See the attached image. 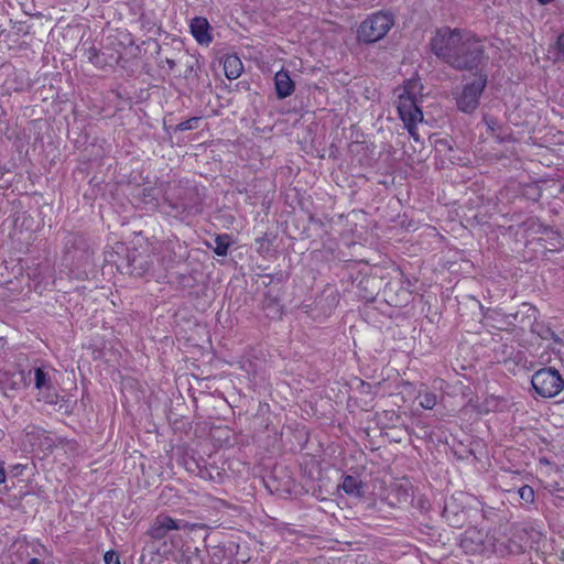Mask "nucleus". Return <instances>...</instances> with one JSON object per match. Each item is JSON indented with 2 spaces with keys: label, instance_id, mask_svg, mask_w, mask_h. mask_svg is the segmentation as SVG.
Masks as SVG:
<instances>
[{
  "label": "nucleus",
  "instance_id": "obj_3",
  "mask_svg": "<svg viewBox=\"0 0 564 564\" xmlns=\"http://www.w3.org/2000/svg\"><path fill=\"white\" fill-rule=\"evenodd\" d=\"M487 85V75L477 73L473 77L466 78L460 90L454 93L457 108L465 112H474L478 105L480 96Z\"/></svg>",
  "mask_w": 564,
  "mask_h": 564
},
{
  "label": "nucleus",
  "instance_id": "obj_22",
  "mask_svg": "<svg viewBox=\"0 0 564 564\" xmlns=\"http://www.w3.org/2000/svg\"><path fill=\"white\" fill-rule=\"evenodd\" d=\"M552 0H539L540 3L542 4H546V3H550Z\"/></svg>",
  "mask_w": 564,
  "mask_h": 564
},
{
  "label": "nucleus",
  "instance_id": "obj_7",
  "mask_svg": "<svg viewBox=\"0 0 564 564\" xmlns=\"http://www.w3.org/2000/svg\"><path fill=\"white\" fill-rule=\"evenodd\" d=\"M35 388L39 390L37 400H43L46 403L54 404L57 400L48 375L42 369L36 368L34 371Z\"/></svg>",
  "mask_w": 564,
  "mask_h": 564
},
{
  "label": "nucleus",
  "instance_id": "obj_14",
  "mask_svg": "<svg viewBox=\"0 0 564 564\" xmlns=\"http://www.w3.org/2000/svg\"><path fill=\"white\" fill-rule=\"evenodd\" d=\"M227 237H217L215 252L218 256H225L228 250L229 243L226 241Z\"/></svg>",
  "mask_w": 564,
  "mask_h": 564
},
{
  "label": "nucleus",
  "instance_id": "obj_17",
  "mask_svg": "<svg viewBox=\"0 0 564 564\" xmlns=\"http://www.w3.org/2000/svg\"><path fill=\"white\" fill-rule=\"evenodd\" d=\"M106 564H120L118 554L115 551H108L104 556Z\"/></svg>",
  "mask_w": 564,
  "mask_h": 564
},
{
  "label": "nucleus",
  "instance_id": "obj_2",
  "mask_svg": "<svg viewBox=\"0 0 564 564\" xmlns=\"http://www.w3.org/2000/svg\"><path fill=\"white\" fill-rule=\"evenodd\" d=\"M422 84L417 78H410L399 89L397 109L404 127L414 141H420L416 131L417 123L423 121V112L419 108V98L422 96Z\"/></svg>",
  "mask_w": 564,
  "mask_h": 564
},
{
  "label": "nucleus",
  "instance_id": "obj_13",
  "mask_svg": "<svg viewBox=\"0 0 564 564\" xmlns=\"http://www.w3.org/2000/svg\"><path fill=\"white\" fill-rule=\"evenodd\" d=\"M518 495L520 499L527 503L534 502V490L532 487L524 485L518 489Z\"/></svg>",
  "mask_w": 564,
  "mask_h": 564
},
{
  "label": "nucleus",
  "instance_id": "obj_5",
  "mask_svg": "<svg viewBox=\"0 0 564 564\" xmlns=\"http://www.w3.org/2000/svg\"><path fill=\"white\" fill-rule=\"evenodd\" d=\"M532 387L543 398L557 395L564 388V380L560 372L552 368L538 370L531 380Z\"/></svg>",
  "mask_w": 564,
  "mask_h": 564
},
{
  "label": "nucleus",
  "instance_id": "obj_21",
  "mask_svg": "<svg viewBox=\"0 0 564 564\" xmlns=\"http://www.w3.org/2000/svg\"><path fill=\"white\" fill-rule=\"evenodd\" d=\"M28 564H41V562L37 558H32V560L29 561Z\"/></svg>",
  "mask_w": 564,
  "mask_h": 564
},
{
  "label": "nucleus",
  "instance_id": "obj_9",
  "mask_svg": "<svg viewBox=\"0 0 564 564\" xmlns=\"http://www.w3.org/2000/svg\"><path fill=\"white\" fill-rule=\"evenodd\" d=\"M274 87L279 99L291 96L295 90V84L288 70L281 69L274 75Z\"/></svg>",
  "mask_w": 564,
  "mask_h": 564
},
{
  "label": "nucleus",
  "instance_id": "obj_19",
  "mask_svg": "<svg viewBox=\"0 0 564 564\" xmlns=\"http://www.w3.org/2000/svg\"><path fill=\"white\" fill-rule=\"evenodd\" d=\"M557 48L560 54L564 57V34H562L557 40Z\"/></svg>",
  "mask_w": 564,
  "mask_h": 564
},
{
  "label": "nucleus",
  "instance_id": "obj_6",
  "mask_svg": "<svg viewBox=\"0 0 564 564\" xmlns=\"http://www.w3.org/2000/svg\"><path fill=\"white\" fill-rule=\"evenodd\" d=\"M193 524L187 521L173 519L167 514L161 513L156 516L149 530V534L154 540L164 539L170 531L173 530H192Z\"/></svg>",
  "mask_w": 564,
  "mask_h": 564
},
{
  "label": "nucleus",
  "instance_id": "obj_1",
  "mask_svg": "<svg viewBox=\"0 0 564 564\" xmlns=\"http://www.w3.org/2000/svg\"><path fill=\"white\" fill-rule=\"evenodd\" d=\"M431 45L440 58L458 69H473L482 61V43L473 34L457 29L438 30Z\"/></svg>",
  "mask_w": 564,
  "mask_h": 564
},
{
  "label": "nucleus",
  "instance_id": "obj_16",
  "mask_svg": "<svg viewBox=\"0 0 564 564\" xmlns=\"http://www.w3.org/2000/svg\"><path fill=\"white\" fill-rule=\"evenodd\" d=\"M199 119L198 118H191L189 120H186L178 124L180 130H191L197 128Z\"/></svg>",
  "mask_w": 564,
  "mask_h": 564
},
{
  "label": "nucleus",
  "instance_id": "obj_8",
  "mask_svg": "<svg viewBox=\"0 0 564 564\" xmlns=\"http://www.w3.org/2000/svg\"><path fill=\"white\" fill-rule=\"evenodd\" d=\"M189 28L192 35L199 44L208 45L212 42L210 25L207 19L196 17L192 19Z\"/></svg>",
  "mask_w": 564,
  "mask_h": 564
},
{
  "label": "nucleus",
  "instance_id": "obj_4",
  "mask_svg": "<svg viewBox=\"0 0 564 564\" xmlns=\"http://www.w3.org/2000/svg\"><path fill=\"white\" fill-rule=\"evenodd\" d=\"M393 23L391 14L384 12L373 13L359 25L357 31L358 40L365 43L377 42L386 36Z\"/></svg>",
  "mask_w": 564,
  "mask_h": 564
},
{
  "label": "nucleus",
  "instance_id": "obj_18",
  "mask_svg": "<svg viewBox=\"0 0 564 564\" xmlns=\"http://www.w3.org/2000/svg\"><path fill=\"white\" fill-rule=\"evenodd\" d=\"M87 58L91 63H97L96 59L98 58V51L96 48H89L87 51Z\"/></svg>",
  "mask_w": 564,
  "mask_h": 564
},
{
  "label": "nucleus",
  "instance_id": "obj_23",
  "mask_svg": "<svg viewBox=\"0 0 564 564\" xmlns=\"http://www.w3.org/2000/svg\"><path fill=\"white\" fill-rule=\"evenodd\" d=\"M486 122H487L488 127H489L490 129H492V124H494V122H492V121H489V120H487V119H486Z\"/></svg>",
  "mask_w": 564,
  "mask_h": 564
},
{
  "label": "nucleus",
  "instance_id": "obj_10",
  "mask_svg": "<svg viewBox=\"0 0 564 564\" xmlns=\"http://www.w3.org/2000/svg\"><path fill=\"white\" fill-rule=\"evenodd\" d=\"M243 70V65L237 55H228L224 61V72L228 79L238 78Z\"/></svg>",
  "mask_w": 564,
  "mask_h": 564
},
{
  "label": "nucleus",
  "instance_id": "obj_20",
  "mask_svg": "<svg viewBox=\"0 0 564 564\" xmlns=\"http://www.w3.org/2000/svg\"><path fill=\"white\" fill-rule=\"evenodd\" d=\"M6 481V471L2 465L0 464V484Z\"/></svg>",
  "mask_w": 564,
  "mask_h": 564
},
{
  "label": "nucleus",
  "instance_id": "obj_15",
  "mask_svg": "<svg viewBox=\"0 0 564 564\" xmlns=\"http://www.w3.org/2000/svg\"><path fill=\"white\" fill-rule=\"evenodd\" d=\"M144 261L143 260H140V261H137L135 259L132 261L131 265H132V273H135V274H139L141 275L142 273H144L147 270H148V267L147 265H143Z\"/></svg>",
  "mask_w": 564,
  "mask_h": 564
},
{
  "label": "nucleus",
  "instance_id": "obj_11",
  "mask_svg": "<svg viewBox=\"0 0 564 564\" xmlns=\"http://www.w3.org/2000/svg\"><path fill=\"white\" fill-rule=\"evenodd\" d=\"M341 489L351 496H360L361 495V486L360 481L352 476H346L341 484Z\"/></svg>",
  "mask_w": 564,
  "mask_h": 564
},
{
  "label": "nucleus",
  "instance_id": "obj_12",
  "mask_svg": "<svg viewBox=\"0 0 564 564\" xmlns=\"http://www.w3.org/2000/svg\"><path fill=\"white\" fill-rule=\"evenodd\" d=\"M420 405L425 410H432L437 403L435 393L424 390L419 393Z\"/></svg>",
  "mask_w": 564,
  "mask_h": 564
}]
</instances>
